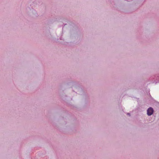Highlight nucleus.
<instances>
[{
    "mask_svg": "<svg viewBox=\"0 0 159 159\" xmlns=\"http://www.w3.org/2000/svg\"><path fill=\"white\" fill-rule=\"evenodd\" d=\"M153 112V110L152 107H150L147 110V114L148 116L152 115Z\"/></svg>",
    "mask_w": 159,
    "mask_h": 159,
    "instance_id": "nucleus-1",
    "label": "nucleus"
}]
</instances>
